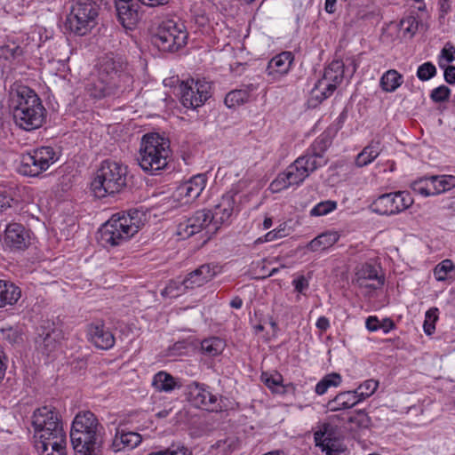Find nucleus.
Wrapping results in <instances>:
<instances>
[{"label": "nucleus", "mask_w": 455, "mask_h": 455, "mask_svg": "<svg viewBox=\"0 0 455 455\" xmlns=\"http://www.w3.org/2000/svg\"><path fill=\"white\" fill-rule=\"evenodd\" d=\"M301 161L295 160L285 171L288 183H291V186L300 185L309 176L301 166Z\"/></svg>", "instance_id": "72a5a7b5"}, {"label": "nucleus", "mask_w": 455, "mask_h": 455, "mask_svg": "<svg viewBox=\"0 0 455 455\" xmlns=\"http://www.w3.org/2000/svg\"><path fill=\"white\" fill-rule=\"evenodd\" d=\"M337 208V202L327 200L317 204L310 212L312 216H323Z\"/></svg>", "instance_id": "de8ad7c7"}, {"label": "nucleus", "mask_w": 455, "mask_h": 455, "mask_svg": "<svg viewBox=\"0 0 455 455\" xmlns=\"http://www.w3.org/2000/svg\"><path fill=\"white\" fill-rule=\"evenodd\" d=\"M217 266L213 264H203L194 271L188 274L183 279L182 284L186 289L200 287L211 281L217 274Z\"/></svg>", "instance_id": "f3484780"}, {"label": "nucleus", "mask_w": 455, "mask_h": 455, "mask_svg": "<svg viewBox=\"0 0 455 455\" xmlns=\"http://www.w3.org/2000/svg\"><path fill=\"white\" fill-rule=\"evenodd\" d=\"M4 243L14 249H24L29 243V235L20 223H10L4 231Z\"/></svg>", "instance_id": "6ab92c4d"}, {"label": "nucleus", "mask_w": 455, "mask_h": 455, "mask_svg": "<svg viewBox=\"0 0 455 455\" xmlns=\"http://www.w3.org/2000/svg\"><path fill=\"white\" fill-rule=\"evenodd\" d=\"M291 186V184L288 183V180L286 179L285 172L278 174L276 179L273 180L270 184V188L273 192H279L281 190L288 188Z\"/></svg>", "instance_id": "5fc2aeb1"}, {"label": "nucleus", "mask_w": 455, "mask_h": 455, "mask_svg": "<svg viewBox=\"0 0 455 455\" xmlns=\"http://www.w3.org/2000/svg\"><path fill=\"white\" fill-rule=\"evenodd\" d=\"M288 235L284 224L280 225L277 228L267 232L263 237H259L257 243L272 242Z\"/></svg>", "instance_id": "8fccbe9b"}, {"label": "nucleus", "mask_w": 455, "mask_h": 455, "mask_svg": "<svg viewBox=\"0 0 455 455\" xmlns=\"http://www.w3.org/2000/svg\"><path fill=\"white\" fill-rule=\"evenodd\" d=\"M234 199L231 196H222L220 202L214 207L212 212L213 228L212 231H218L222 224L228 221L233 213Z\"/></svg>", "instance_id": "4be33fe9"}, {"label": "nucleus", "mask_w": 455, "mask_h": 455, "mask_svg": "<svg viewBox=\"0 0 455 455\" xmlns=\"http://www.w3.org/2000/svg\"><path fill=\"white\" fill-rule=\"evenodd\" d=\"M140 223L139 212L136 210L129 211L127 215L124 212L116 213V246L138 233Z\"/></svg>", "instance_id": "ddd939ff"}, {"label": "nucleus", "mask_w": 455, "mask_h": 455, "mask_svg": "<svg viewBox=\"0 0 455 455\" xmlns=\"http://www.w3.org/2000/svg\"><path fill=\"white\" fill-rule=\"evenodd\" d=\"M133 84L132 69L122 57L116 60V90L130 91Z\"/></svg>", "instance_id": "5701e85b"}, {"label": "nucleus", "mask_w": 455, "mask_h": 455, "mask_svg": "<svg viewBox=\"0 0 455 455\" xmlns=\"http://www.w3.org/2000/svg\"><path fill=\"white\" fill-rule=\"evenodd\" d=\"M88 337L91 342L98 348L108 349L114 346V335L109 331H106L103 325H90Z\"/></svg>", "instance_id": "b1692460"}, {"label": "nucleus", "mask_w": 455, "mask_h": 455, "mask_svg": "<svg viewBox=\"0 0 455 455\" xmlns=\"http://www.w3.org/2000/svg\"><path fill=\"white\" fill-rule=\"evenodd\" d=\"M99 79L106 85H111L114 82V60L109 59L103 60L99 68Z\"/></svg>", "instance_id": "ea45409f"}, {"label": "nucleus", "mask_w": 455, "mask_h": 455, "mask_svg": "<svg viewBox=\"0 0 455 455\" xmlns=\"http://www.w3.org/2000/svg\"><path fill=\"white\" fill-rule=\"evenodd\" d=\"M56 160L52 148L42 147L21 156L19 172L25 176L37 177Z\"/></svg>", "instance_id": "1a4fd4ad"}, {"label": "nucleus", "mask_w": 455, "mask_h": 455, "mask_svg": "<svg viewBox=\"0 0 455 455\" xmlns=\"http://www.w3.org/2000/svg\"><path fill=\"white\" fill-rule=\"evenodd\" d=\"M206 176L197 174L178 187L179 196L187 198V202L196 199L206 186Z\"/></svg>", "instance_id": "412c9836"}, {"label": "nucleus", "mask_w": 455, "mask_h": 455, "mask_svg": "<svg viewBox=\"0 0 455 455\" xmlns=\"http://www.w3.org/2000/svg\"><path fill=\"white\" fill-rule=\"evenodd\" d=\"M339 238L335 231H327L317 235L307 244V249L311 251H324L334 245Z\"/></svg>", "instance_id": "cd10ccee"}, {"label": "nucleus", "mask_w": 455, "mask_h": 455, "mask_svg": "<svg viewBox=\"0 0 455 455\" xmlns=\"http://www.w3.org/2000/svg\"><path fill=\"white\" fill-rule=\"evenodd\" d=\"M188 399L197 408L210 411H217L220 409L218 397L213 395L204 385L193 382L188 386Z\"/></svg>", "instance_id": "f8f14e48"}, {"label": "nucleus", "mask_w": 455, "mask_h": 455, "mask_svg": "<svg viewBox=\"0 0 455 455\" xmlns=\"http://www.w3.org/2000/svg\"><path fill=\"white\" fill-rule=\"evenodd\" d=\"M98 5L92 0H76L66 20V28L76 36H82L96 25Z\"/></svg>", "instance_id": "39448f33"}, {"label": "nucleus", "mask_w": 455, "mask_h": 455, "mask_svg": "<svg viewBox=\"0 0 455 455\" xmlns=\"http://www.w3.org/2000/svg\"><path fill=\"white\" fill-rule=\"evenodd\" d=\"M59 334L55 331L39 333L36 342L42 347L43 352L50 354L57 347V337Z\"/></svg>", "instance_id": "c9c22d12"}, {"label": "nucleus", "mask_w": 455, "mask_h": 455, "mask_svg": "<svg viewBox=\"0 0 455 455\" xmlns=\"http://www.w3.org/2000/svg\"><path fill=\"white\" fill-rule=\"evenodd\" d=\"M93 195L98 198H103L114 193V172L111 170V162L105 160L97 171L94 180L91 183Z\"/></svg>", "instance_id": "4468645a"}, {"label": "nucleus", "mask_w": 455, "mask_h": 455, "mask_svg": "<svg viewBox=\"0 0 455 455\" xmlns=\"http://www.w3.org/2000/svg\"><path fill=\"white\" fill-rule=\"evenodd\" d=\"M148 455H192V451L185 446H178L176 449L169 448L165 451L152 452Z\"/></svg>", "instance_id": "13d9d810"}, {"label": "nucleus", "mask_w": 455, "mask_h": 455, "mask_svg": "<svg viewBox=\"0 0 455 455\" xmlns=\"http://www.w3.org/2000/svg\"><path fill=\"white\" fill-rule=\"evenodd\" d=\"M0 53L5 60H17L24 53L23 48L15 44H5L0 47Z\"/></svg>", "instance_id": "49530a36"}, {"label": "nucleus", "mask_w": 455, "mask_h": 455, "mask_svg": "<svg viewBox=\"0 0 455 455\" xmlns=\"http://www.w3.org/2000/svg\"><path fill=\"white\" fill-rule=\"evenodd\" d=\"M349 423L355 424L360 427H366L369 426L371 419L364 411H356L355 414L350 416L347 419Z\"/></svg>", "instance_id": "864d4df0"}, {"label": "nucleus", "mask_w": 455, "mask_h": 455, "mask_svg": "<svg viewBox=\"0 0 455 455\" xmlns=\"http://www.w3.org/2000/svg\"><path fill=\"white\" fill-rule=\"evenodd\" d=\"M383 146L379 140H372L355 157V165L364 167L372 163L382 152Z\"/></svg>", "instance_id": "a878e982"}, {"label": "nucleus", "mask_w": 455, "mask_h": 455, "mask_svg": "<svg viewBox=\"0 0 455 455\" xmlns=\"http://www.w3.org/2000/svg\"><path fill=\"white\" fill-rule=\"evenodd\" d=\"M355 282L361 288L374 291L383 286L385 278L383 275L379 274L375 266L364 263L357 267Z\"/></svg>", "instance_id": "dca6fc26"}, {"label": "nucleus", "mask_w": 455, "mask_h": 455, "mask_svg": "<svg viewBox=\"0 0 455 455\" xmlns=\"http://www.w3.org/2000/svg\"><path fill=\"white\" fill-rule=\"evenodd\" d=\"M35 440L66 435L58 411L52 406L36 409L32 416Z\"/></svg>", "instance_id": "423d86ee"}, {"label": "nucleus", "mask_w": 455, "mask_h": 455, "mask_svg": "<svg viewBox=\"0 0 455 455\" xmlns=\"http://www.w3.org/2000/svg\"><path fill=\"white\" fill-rule=\"evenodd\" d=\"M141 440L140 435L135 432L122 433L120 435L116 432V452L123 449L132 450L140 443Z\"/></svg>", "instance_id": "c756f323"}, {"label": "nucleus", "mask_w": 455, "mask_h": 455, "mask_svg": "<svg viewBox=\"0 0 455 455\" xmlns=\"http://www.w3.org/2000/svg\"><path fill=\"white\" fill-rule=\"evenodd\" d=\"M225 347V341L219 337L204 339L201 342L202 353L209 357H214L220 355L223 352Z\"/></svg>", "instance_id": "7c9ffc66"}, {"label": "nucleus", "mask_w": 455, "mask_h": 455, "mask_svg": "<svg viewBox=\"0 0 455 455\" xmlns=\"http://www.w3.org/2000/svg\"><path fill=\"white\" fill-rule=\"evenodd\" d=\"M66 435L35 440V447L41 455H66Z\"/></svg>", "instance_id": "aec40b11"}, {"label": "nucleus", "mask_w": 455, "mask_h": 455, "mask_svg": "<svg viewBox=\"0 0 455 455\" xmlns=\"http://www.w3.org/2000/svg\"><path fill=\"white\" fill-rule=\"evenodd\" d=\"M116 193L124 191L129 185L132 176L127 173V168L116 164Z\"/></svg>", "instance_id": "37998d69"}, {"label": "nucleus", "mask_w": 455, "mask_h": 455, "mask_svg": "<svg viewBox=\"0 0 455 455\" xmlns=\"http://www.w3.org/2000/svg\"><path fill=\"white\" fill-rule=\"evenodd\" d=\"M454 265L451 259H444L434 269V275L437 281H445L448 278V274L452 271Z\"/></svg>", "instance_id": "a18cd8bd"}, {"label": "nucleus", "mask_w": 455, "mask_h": 455, "mask_svg": "<svg viewBox=\"0 0 455 455\" xmlns=\"http://www.w3.org/2000/svg\"><path fill=\"white\" fill-rule=\"evenodd\" d=\"M250 93L246 90H233L229 92L224 100L228 108H235L249 100Z\"/></svg>", "instance_id": "4c0bfd02"}, {"label": "nucleus", "mask_w": 455, "mask_h": 455, "mask_svg": "<svg viewBox=\"0 0 455 455\" xmlns=\"http://www.w3.org/2000/svg\"><path fill=\"white\" fill-rule=\"evenodd\" d=\"M341 383V376L339 373L332 372L325 375L315 386V391L322 395L327 392L331 387H339Z\"/></svg>", "instance_id": "58836bf2"}, {"label": "nucleus", "mask_w": 455, "mask_h": 455, "mask_svg": "<svg viewBox=\"0 0 455 455\" xmlns=\"http://www.w3.org/2000/svg\"><path fill=\"white\" fill-rule=\"evenodd\" d=\"M427 181H429L428 177L413 182L411 185L412 190L424 196L435 195L433 190L427 188Z\"/></svg>", "instance_id": "6e6d98bb"}, {"label": "nucleus", "mask_w": 455, "mask_h": 455, "mask_svg": "<svg viewBox=\"0 0 455 455\" xmlns=\"http://www.w3.org/2000/svg\"><path fill=\"white\" fill-rule=\"evenodd\" d=\"M152 385L160 392H171L177 387H180L175 379L165 371L156 373L153 378Z\"/></svg>", "instance_id": "2f4dec72"}, {"label": "nucleus", "mask_w": 455, "mask_h": 455, "mask_svg": "<svg viewBox=\"0 0 455 455\" xmlns=\"http://www.w3.org/2000/svg\"><path fill=\"white\" fill-rule=\"evenodd\" d=\"M12 198L6 191H0V212L11 207Z\"/></svg>", "instance_id": "e2e57ef3"}, {"label": "nucleus", "mask_w": 455, "mask_h": 455, "mask_svg": "<svg viewBox=\"0 0 455 455\" xmlns=\"http://www.w3.org/2000/svg\"><path fill=\"white\" fill-rule=\"evenodd\" d=\"M436 68L432 62H425L419 66L417 76L421 81H428L436 75Z\"/></svg>", "instance_id": "09e8293b"}, {"label": "nucleus", "mask_w": 455, "mask_h": 455, "mask_svg": "<svg viewBox=\"0 0 455 455\" xmlns=\"http://www.w3.org/2000/svg\"><path fill=\"white\" fill-rule=\"evenodd\" d=\"M292 284L294 289L298 292H303L305 290L308 288V280L304 276L300 275L298 278L292 281Z\"/></svg>", "instance_id": "052dcab7"}, {"label": "nucleus", "mask_w": 455, "mask_h": 455, "mask_svg": "<svg viewBox=\"0 0 455 455\" xmlns=\"http://www.w3.org/2000/svg\"><path fill=\"white\" fill-rule=\"evenodd\" d=\"M403 84V76L395 69H389L380 78V86L385 92H395Z\"/></svg>", "instance_id": "f704fd0d"}, {"label": "nucleus", "mask_w": 455, "mask_h": 455, "mask_svg": "<svg viewBox=\"0 0 455 455\" xmlns=\"http://www.w3.org/2000/svg\"><path fill=\"white\" fill-rule=\"evenodd\" d=\"M366 328L370 331H376L380 329V323L377 316H369L366 319Z\"/></svg>", "instance_id": "338daca9"}, {"label": "nucleus", "mask_w": 455, "mask_h": 455, "mask_svg": "<svg viewBox=\"0 0 455 455\" xmlns=\"http://www.w3.org/2000/svg\"><path fill=\"white\" fill-rule=\"evenodd\" d=\"M212 218L210 210L196 211L192 216L179 224L178 235L183 238H188L203 230L206 235H214L217 231L212 229L213 228Z\"/></svg>", "instance_id": "9b49d317"}, {"label": "nucleus", "mask_w": 455, "mask_h": 455, "mask_svg": "<svg viewBox=\"0 0 455 455\" xmlns=\"http://www.w3.org/2000/svg\"><path fill=\"white\" fill-rule=\"evenodd\" d=\"M441 57L445 59L447 62H452L455 60V47H444L441 52Z\"/></svg>", "instance_id": "774afa93"}, {"label": "nucleus", "mask_w": 455, "mask_h": 455, "mask_svg": "<svg viewBox=\"0 0 455 455\" xmlns=\"http://www.w3.org/2000/svg\"><path fill=\"white\" fill-rule=\"evenodd\" d=\"M10 101L13 121L20 129L31 132L45 123L47 111L40 97L31 88L18 86L11 93Z\"/></svg>", "instance_id": "f257e3e1"}, {"label": "nucleus", "mask_w": 455, "mask_h": 455, "mask_svg": "<svg viewBox=\"0 0 455 455\" xmlns=\"http://www.w3.org/2000/svg\"><path fill=\"white\" fill-rule=\"evenodd\" d=\"M137 7L133 0H116V16L126 34L135 29L138 24Z\"/></svg>", "instance_id": "2eb2a0df"}, {"label": "nucleus", "mask_w": 455, "mask_h": 455, "mask_svg": "<svg viewBox=\"0 0 455 455\" xmlns=\"http://www.w3.org/2000/svg\"><path fill=\"white\" fill-rule=\"evenodd\" d=\"M294 56L291 52H283L273 57L267 67L266 72L273 80H277L286 75L293 62Z\"/></svg>", "instance_id": "a211bd4d"}, {"label": "nucleus", "mask_w": 455, "mask_h": 455, "mask_svg": "<svg viewBox=\"0 0 455 455\" xmlns=\"http://www.w3.org/2000/svg\"><path fill=\"white\" fill-rule=\"evenodd\" d=\"M323 451H325L326 455H339L343 451V449L340 447L339 443L330 438L324 444Z\"/></svg>", "instance_id": "bf43d9fd"}, {"label": "nucleus", "mask_w": 455, "mask_h": 455, "mask_svg": "<svg viewBox=\"0 0 455 455\" xmlns=\"http://www.w3.org/2000/svg\"><path fill=\"white\" fill-rule=\"evenodd\" d=\"M261 379L265 385L275 392H278L279 387H283V377L280 374L268 375L267 373H262Z\"/></svg>", "instance_id": "3c124183"}, {"label": "nucleus", "mask_w": 455, "mask_h": 455, "mask_svg": "<svg viewBox=\"0 0 455 455\" xmlns=\"http://www.w3.org/2000/svg\"><path fill=\"white\" fill-rule=\"evenodd\" d=\"M170 142L157 133L142 137L138 162L142 170L150 174L164 169L170 156Z\"/></svg>", "instance_id": "7ed1b4c3"}, {"label": "nucleus", "mask_w": 455, "mask_h": 455, "mask_svg": "<svg viewBox=\"0 0 455 455\" xmlns=\"http://www.w3.org/2000/svg\"><path fill=\"white\" fill-rule=\"evenodd\" d=\"M331 145V138L329 134L322 133L317 137L311 146L308 148L312 154H315L319 156H324L326 150Z\"/></svg>", "instance_id": "79ce46f5"}, {"label": "nucleus", "mask_w": 455, "mask_h": 455, "mask_svg": "<svg viewBox=\"0 0 455 455\" xmlns=\"http://www.w3.org/2000/svg\"><path fill=\"white\" fill-rule=\"evenodd\" d=\"M180 102L187 108L202 107L212 94V84L204 78H191L180 85Z\"/></svg>", "instance_id": "6e6552de"}, {"label": "nucleus", "mask_w": 455, "mask_h": 455, "mask_svg": "<svg viewBox=\"0 0 455 455\" xmlns=\"http://www.w3.org/2000/svg\"><path fill=\"white\" fill-rule=\"evenodd\" d=\"M451 90L445 85H440L435 88L430 94V98L434 102H443L449 100Z\"/></svg>", "instance_id": "603ef678"}, {"label": "nucleus", "mask_w": 455, "mask_h": 455, "mask_svg": "<svg viewBox=\"0 0 455 455\" xmlns=\"http://www.w3.org/2000/svg\"><path fill=\"white\" fill-rule=\"evenodd\" d=\"M360 403L353 390L339 392L333 399L330 400L326 408L330 411H338L353 408Z\"/></svg>", "instance_id": "393cba45"}, {"label": "nucleus", "mask_w": 455, "mask_h": 455, "mask_svg": "<svg viewBox=\"0 0 455 455\" xmlns=\"http://www.w3.org/2000/svg\"><path fill=\"white\" fill-rule=\"evenodd\" d=\"M379 387V382L371 379L363 381L361 385L355 388L354 393L355 394L357 399H360V402L365 400L366 398L372 395Z\"/></svg>", "instance_id": "a19ab883"}, {"label": "nucleus", "mask_w": 455, "mask_h": 455, "mask_svg": "<svg viewBox=\"0 0 455 455\" xmlns=\"http://www.w3.org/2000/svg\"><path fill=\"white\" fill-rule=\"evenodd\" d=\"M438 320V308L431 307L426 312L423 324L427 335H432L435 331V322Z\"/></svg>", "instance_id": "c03bdc74"}, {"label": "nucleus", "mask_w": 455, "mask_h": 455, "mask_svg": "<svg viewBox=\"0 0 455 455\" xmlns=\"http://www.w3.org/2000/svg\"><path fill=\"white\" fill-rule=\"evenodd\" d=\"M21 291L13 283L0 280V307L7 304H15L20 298Z\"/></svg>", "instance_id": "bb28decb"}, {"label": "nucleus", "mask_w": 455, "mask_h": 455, "mask_svg": "<svg viewBox=\"0 0 455 455\" xmlns=\"http://www.w3.org/2000/svg\"><path fill=\"white\" fill-rule=\"evenodd\" d=\"M439 66L444 68V80L450 84H454L455 66H447L446 68H444V66L442 65L441 61H439Z\"/></svg>", "instance_id": "680f3d73"}, {"label": "nucleus", "mask_w": 455, "mask_h": 455, "mask_svg": "<svg viewBox=\"0 0 455 455\" xmlns=\"http://www.w3.org/2000/svg\"><path fill=\"white\" fill-rule=\"evenodd\" d=\"M184 23L172 19L162 20L152 32L153 44L163 52H176L188 42Z\"/></svg>", "instance_id": "20e7f679"}, {"label": "nucleus", "mask_w": 455, "mask_h": 455, "mask_svg": "<svg viewBox=\"0 0 455 455\" xmlns=\"http://www.w3.org/2000/svg\"><path fill=\"white\" fill-rule=\"evenodd\" d=\"M433 187L435 195L441 194L455 187V176L453 175H433L428 177Z\"/></svg>", "instance_id": "473e14b6"}, {"label": "nucleus", "mask_w": 455, "mask_h": 455, "mask_svg": "<svg viewBox=\"0 0 455 455\" xmlns=\"http://www.w3.org/2000/svg\"><path fill=\"white\" fill-rule=\"evenodd\" d=\"M401 27L404 32L414 35L418 30L419 21L415 17L409 16L401 20Z\"/></svg>", "instance_id": "4d7b16f0"}, {"label": "nucleus", "mask_w": 455, "mask_h": 455, "mask_svg": "<svg viewBox=\"0 0 455 455\" xmlns=\"http://www.w3.org/2000/svg\"><path fill=\"white\" fill-rule=\"evenodd\" d=\"M442 209L455 215V196L443 200Z\"/></svg>", "instance_id": "69168bd1"}, {"label": "nucleus", "mask_w": 455, "mask_h": 455, "mask_svg": "<svg viewBox=\"0 0 455 455\" xmlns=\"http://www.w3.org/2000/svg\"><path fill=\"white\" fill-rule=\"evenodd\" d=\"M345 63L341 60H333L312 89L311 100L321 103L329 98L345 78Z\"/></svg>", "instance_id": "0eeeda50"}, {"label": "nucleus", "mask_w": 455, "mask_h": 455, "mask_svg": "<svg viewBox=\"0 0 455 455\" xmlns=\"http://www.w3.org/2000/svg\"><path fill=\"white\" fill-rule=\"evenodd\" d=\"M112 219L113 217L101 225L96 235L98 243L103 247L114 246V230L108 228L109 227H114L111 224Z\"/></svg>", "instance_id": "e433bc0d"}, {"label": "nucleus", "mask_w": 455, "mask_h": 455, "mask_svg": "<svg viewBox=\"0 0 455 455\" xmlns=\"http://www.w3.org/2000/svg\"><path fill=\"white\" fill-rule=\"evenodd\" d=\"M102 429V426L92 412H79L73 420L70 431V439L76 453L94 454L103 442Z\"/></svg>", "instance_id": "f03ea898"}, {"label": "nucleus", "mask_w": 455, "mask_h": 455, "mask_svg": "<svg viewBox=\"0 0 455 455\" xmlns=\"http://www.w3.org/2000/svg\"><path fill=\"white\" fill-rule=\"evenodd\" d=\"M315 445L322 448V450L324 448V444L330 439V436H326V431H317L314 435Z\"/></svg>", "instance_id": "0e129e2a"}, {"label": "nucleus", "mask_w": 455, "mask_h": 455, "mask_svg": "<svg viewBox=\"0 0 455 455\" xmlns=\"http://www.w3.org/2000/svg\"><path fill=\"white\" fill-rule=\"evenodd\" d=\"M297 161H301V166L309 175L320 167L327 164L328 159L325 156H319L315 154H312L311 150L307 148L306 153L298 157Z\"/></svg>", "instance_id": "c85d7f7f"}, {"label": "nucleus", "mask_w": 455, "mask_h": 455, "mask_svg": "<svg viewBox=\"0 0 455 455\" xmlns=\"http://www.w3.org/2000/svg\"><path fill=\"white\" fill-rule=\"evenodd\" d=\"M413 199L406 191L391 192L379 196L371 204L373 212L379 215H395L408 209Z\"/></svg>", "instance_id": "9d476101"}]
</instances>
